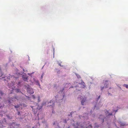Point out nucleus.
<instances>
[{
    "mask_svg": "<svg viewBox=\"0 0 128 128\" xmlns=\"http://www.w3.org/2000/svg\"><path fill=\"white\" fill-rule=\"evenodd\" d=\"M27 90L28 92L30 94H32L34 93L33 89L31 88H28Z\"/></svg>",
    "mask_w": 128,
    "mask_h": 128,
    "instance_id": "f257e3e1",
    "label": "nucleus"
},
{
    "mask_svg": "<svg viewBox=\"0 0 128 128\" xmlns=\"http://www.w3.org/2000/svg\"><path fill=\"white\" fill-rule=\"evenodd\" d=\"M48 104H49V105L48 106H52V107H53L54 106V103L53 101H50Z\"/></svg>",
    "mask_w": 128,
    "mask_h": 128,
    "instance_id": "f03ea898",
    "label": "nucleus"
},
{
    "mask_svg": "<svg viewBox=\"0 0 128 128\" xmlns=\"http://www.w3.org/2000/svg\"><path fill=\"white\" fill-rule=\"evenodd\" d=\"M86 100V98H83L82 100L81 101V104L82 105H84V103L85 102Z\"/></svg>",
    "mask_w": 128,
    "mask_h": 128,
    "instance_id": "7ed1b4c3",
    "label": "nucleus"
},
{
    "mask_svg": "<svg viewBox=\"0 0 128 128\" xmlns=\"http://www.w3.org/2000/svg\"><path fill=\"white\" fill-rule=\"evenodd\" d=\"M23 78L25 81H26L27 80V78L26 76H24Z\"/></svg>",
    "mask_w": 128,
    "mask_h": 128,
    "instance_id": "20e7f679",
    "label": "nucleus"
},
{
    "mask_svg": "<svg viewBox=\"0 0 128 128\" xmlns=\"http://www.w3.org/2000/svg\"><path fill=\"white\" fill-rule=\"evenodd\" d=\"M35 83L36 84L38 85L39 86H40V84L39 83V82L38 81H36L35 82Z\"/></svg>",
    "mask_w": 128,
    "mask_h": 128,
    "instance_id": "39448f33",
    "label": "nucleus"
},
{
    "mask_svg": "<svg viewBox=\"0 0 128 128\" xmlns=\"http://www.w3.org/2000/svg\"><path fill=\"white\" fill-rule=\"evenodd\" d=\"M106 84L105 86L106 88H107L108 87V83L106 81L105 84V85Z\"/></svg>",
    "mask_w": 128,
    "mask_h": 128,
    "instance_id": "423d86ee",
    "label": "nucleus"
},
{
    "mask_svg": "<svg viewBox=\"0 0 128 128\" xmlns=\"http://www.w3.org/2000/svg\"><path fill=\"white\" fill-rule=\"evenodd\" d=\"M14 107L16 108H18L20 107V105L18 104L17 106H14Z\"/></svg>",
    "mask_w": 128,
    "mask_h": 128,
    "instance_id": "0eeeda50",
    "label": "nucleus"
},
{
    "mask_svg": "<svg viewBox=\"0 0 128 128\" xmlns=\"http://www.w3.org/2000/svg\"><path fill=\"white\" fill-rule=\"evenodd\" d=\"M76 75L77 76V78H80V76L78 74H76Z\"/></svg>",
    "mask_w": 128,
    "mask_h": 128,
    "instance_id": "6e6552de",
    "label": "nucleus"
},
{
    "mask_svg": "<svg viewBox=\"0 0 128 128\" xmlns=\"http://www.w3.org/2000/svg\"><path fill=\"white\" fill-rule=\"evenodd\" d=\"M124 86H126V88H128V84H124Z\"/></svg>",
    "mask_w": 128,
    "mask_h": 128,
    "instance_id": "1a4fd4ad",
    "label": "nucleus"
},
{
    "mask_svg": "<svg viewBox=\"0 0 128 128\" xmlns=\"http://www.w3.org/2000/svg\"><path fill=\"white\" fill-rule=\"evenodd\" d=\"M15 124L14 123H13L12 124H11V125H10V127L11 128V126H15Z\"/></svg>",
    "mask_w": 128,
    "mask_h": 128,
    "instance_id": "9d476101",
    "label": "nucleus"
},
{
    "mask_svg": "<svg viewBox=\"0 0 128 128\" xmlns=\"http://www.w3.org/2000/svg\"><path fill=\"white\" fill-rule=\"evenodd\" d=\"M82 84L83 85V88L85 86L84 85V82H82Z\"/></svg>",
    "mask_w": 128,
    "mask_h": 128,
    "instance_id": "9b49d317",
    "label": "nucleus"
},
{
    "mask_svg": "<svg viewBox=\"0 0 128 128\" xmlns=\"http://www.w3.org/2000/svg\"><path fill=\"white\" fill-rule=\"evenodd\" d=\"M38 102H39L40 101V97L38 96Z\"/></svg>",
    "mask_w": 128,
    "mask_h": 128,
    "instance_id": "f8f14e48",
    "label": "nucleus"
},
{
    "mask_svg": "<svg viewBox=\"0 0 128 128\" xmlns=\"http://www.w3.org/2000/svg\"><path fill=\"white\" fill-rule=\"evenodd\" d=\"M32 97L34 99H35V96L34 95H32Z\"/></svg>",
    "mask_w": 128,
    "mask_h": 128,
    "instance_id": "ddd939ff",
    "label": "nucleus"
},
{
    "mask_svg": "<svg viewBox=\"0 0 128 128\" xmlns=\"http://www.w3.org/2000/svg\"><path fill=\"white\" fill-rule=\"evenodd\" d=\"M3 94V93L2 92H0V96H2Z\"/></svg>",
    "mask_w": 128,
    "mask_h": 128,
    "instance_id": "4468645a",
    "label": "nucleus"
},
{
    "mask_svg": "<svg viewBox=\"0 0 128 128\" xmlns=\"http://www.w3.org/2000/svg\"><path fill=\"white\" fill-rule=\"evenodd\" d=\"M88 128H92V126L91 125H90L88 126Z\"/></svg>",
    "mask_w": 128,
    "mask_h": 128,
    "instance_id": "2eb2a0df",
    "label": "nucleus"
},
{
    "mask_svg": "<svg viewBox=\"0 0 128 128\" xmlns=\"http://www.w3.org/2000/svg\"><path fill=\"white\" fill-rule=\"evenodd\" d=\"M104 88V87H101V90H102Z\"/></svg>",
    "mask_w": 128,
    "mask_h": 128,
    "instance_id": "dca6fc26",
    "label": "nucleus"
},
{
    "mask_svg": "<svg viewBox=\"0 0 128 128\" xmlns=\"http://www.w3.org/2000/svg\"><path fill=\"white\" fill-rule=\"evenodd\" d=\"M112 115V113H110V114L109 113V114H108V116Z\"/></svg>",
    "mask_w": 128,
    "mask_h": 128,
    "instance_id": "f3484780",
    "label": "nucleus"
},
{
    "mask_svg": "<svg viewBox=\"0 0 128 128\" xmlns=\"http://www.w3.org/2000/svg\"><path fill=\"white\" fill-rule=\"evenodd\" d=\"M100 96H98V100H99V99L100 98Z\"/></svg>",
    "mask_w": 128,
    "mask_h": 128,
    "instance_id": "a211bd4d",
    "label": "nucleus"
},
{
    "mask_svg": "<svg viewBox=\"0 0 128 128\" xmlns=\"http://www.w3.org/2000/svg\"><path fill=\"white\" fill-rule=\"evenodd\" d=\"M24 106L25 107H26L27 106L26 105L24 104Z\"/></svg>",
    "mask_w": 128,
    "mask_h": 128,
    "instance_id": "6ab92c4d",
    "label": "nucleus"
},
{
    "mask_svg": "<svg viewBox=\"0 0 128 128\" xmlns=\"http://www.w3.org/2000/svg\"><path fill=\"white\" fill-rule=\"evenodd\" d=\"M82 96H80V97H79L78 98H80L81 99L82 98Z\"/></svg>",
    "mask_w": 128,
    "mask_h": 128,
    "instance_id": "aec40b11",
    "label": "nucleus"
},
{
    "mask_svg": "<svg viewBox=\"0 0 128 128\" xmlns=\"http://www.w3.org/2000/svg\"><path fill=\"white\" fill-rule=\"evenodd\" d=\"M20 114V112H18V115H19Z\"/></svg>",
    "mask_w": 128,
    "mask_h": 128,
    "instance_id": "412c9836",
    "label": "nucleus"
},
{
    "mask_svg": "<svg viewBox=\"0 0 128 128\" xmlns=\"http://www.w3.org/2000/svg\"><path fill=\"white\" fill-rule=\"evenodd\" d=\"M43 75H44V74H42V75L41 76V78H42V77H43Z\"/></svg>",
    "mask_w": 128,
    "mask_h": 128,
    "instance_id": "4be33fe9",
    "label": "nucleus"
},
{
    "mask_svg": "<svg viewBox=\"0 0 128 128\" xmlns=\"http://www.w3.org/2000/svg\"><path fill=\"white\" fill-rule=\"evenodd\" d=\"M16 91H17V92H19V90H18V89H17V90H16Z\"/></svg>",
    "mask_w": 128,
    "mask_h": 128,
    "instance_id": "5701e85b",
    "label": "nucleus"
},
{
    "mask_svg": "<svg viewBox=\"0 0 128 128\" xmlns=\"http://www.w3.org/2000/svg\"><path fill=\"white\" fill-rule=\"evenodd\" d=\"M14 98H15V99H17V98H16V96L14 97Z\"/></svg>",
    "mask_w": 128,
    "mask_h": 128,
    "instance_id": "b1692460",
    "label": "nucleus"
},
{
    "mask_svg": "<svg viewBox=\"0 0 128 128\" xmlns=\"http://www.w3.org/2000/svg\"><path fill=\"white\" fill-rule=\"evenodd\" d=\"M26 96V97H27L28 98H29V97H28V96Z\"/></svg>",
    "mask_w": 128,
    "mask_h": 128,
    "instance_id": "393cba45",
    "label": "nucleus"
},
{
    "mask_svg": "<svg viewBox=\"0 0 128 128\" xmlns=\"http://www.w3.org/2000/svg\"><path fill=\"white\" fill-rule=\"evenodd\" d=\"M102 121L103 122H104V119H102Z\"/></svg>",
    "mask_w": 128,
    "mask_h": 128,
    "instance_id": "a878e982",
    "label": "nucleus"
},
{
    "mask_svg": "<svg viewBox=\"0 0 128 128\" xmlns=\"http://www.w3.org/2000/svg\"><path fill=\"white\" fill-rule=\"evenodd\" d=\"M117 111H118V110H116V111H115V112H117Z\"/></svg>",
    "mask_w": 128,
    "mask_h": 128,
    "instance_id": "bb28decb",
    "label": "nucleus"
},
{
    "mask_svg": "<svg viewBox=\"0 0 128 128\" xmlns=\"http://www.w3.org/2000/svg\"><path fill=\"white\" fill-rule=\"evenodd\" d=\"M8 102H9V103H10V100H9L8 101Z\"/></svg>",
    "mask_w": 128,
    "mask_h": 128,
    "instance_id": "cd10ccee",
    "label": "nucleus"
},
{
    "mask_svg": "<svg viewBox=\"0 0 128 128\" xmlns=\"http://www.w3.org/2000/svg\"><path fill=\"white\" fill-rule=\"evenodd\" d=\"M62 90H62V91H63V90H64V88H63V89H62Z\"/></svg>",
    "mask_w": 128,
    "mask_h": 128,
    "instance_id": "c85d7f7f",
    "label": "nucleus"
},
{
    "mask_svg": "<svg viewBox=\"0 0 128 128\" xmlns=\"http://www.w3.org/2000/svg\"><path fill=\"white\" fill-rule=\"evenodd\" d=\"M106 112L108 113V111H106Z\"/></svg>",
    "mask_w": 128,
    "mask_h": 128,
    "instance_id": "c756f323",
    "label": "nucleus"
},
{
    "mask_svg": "<svg viewBox=\"0 0 128 128\" xmlns=\"http://www.w3.org/2000/svg\"><path fill=\"white\" fill-rule=\"evenodd\" d=\"M75 128H78V127H75Z\"/></svg>",
    "mask_w": 128,
    "mask_h": 128,
    "instance_id": "7c9ffc66",
    "label": "nucleus"
},
{
    "mask_svg": "<svg viewBox=\"0 0 128 128\" xmlns=\"http://www.w3.org/2000/svg\"><path fill=\"white\" fill-rule=\"evenodd\" d=\"M31 107H32V108L33 106H32Z\"/></svg>",
    "mask_w": 128,
    "mask_h": 128,
    "instance_id": "2f4dec72",
    "label": "nucleus"
},
{
    "mask_svg": "<svg viewBox=\"0 0 128 128\" xmlns=\"http://www.w3.org/2000/svg\"><path fill=\"white\" fill-rule=\"evenodd\" d=\"M54 124H55V123H54L53 124L54 125Z\"/></svg>",
    "mask_w": 128,
    "mask_h": 128,
    "instance_id": "473e14b6",
    "label": "nucleus"
},
{
    "mask_svg": "<svg viewBox=\"0 0 128 128\" xmlns=\"http://www.w3.org/2000/svg\"><path fill=\"white\" fill-rule=\"evenodd\" d=\"M87 127H86V128H87Z\"/></svg>",
    "mask_w": 128,
    "mask_h": 128,
    "instance_id": "72a5a7b5",
    "label": "nucleus"
},
{
    "mask_svg": "<svg viewBox=\"0 0 128 128\" xmlns=\"http://www.w3.org/2000/svg\"><path fill=\"white\" fill-rule=\"evenodd\" d=\"M81 128H82V126L81 127Z\"/></svg>",
    "mask_w": 128,
    "mask_h": 128,
    "instance_id": "f704fd0d",
    "label": "nucleus"
},
{
    "mask_svg": "<svg viewBox=\"0 0 128 128\" xmlns=\"http://www.w3.org/2000/svg\"><path fill=\"white\" fill-rule=\"evenodd\" d=\"M20 106H21V105H21V104H20Z\"/></svg>",
    "mask_w": 128,
    "mask_h": 128,
    "instance_id": "c9c22d12",
    "label": "nucleus"
},
{
    "mask_svg": "<svg viewBox=\"0 0 128 128\" xmlns=\"http://www.w3.org/2000/svg\"><path fill=\"white\" fill-rule=\"evenodd\" d=\"M68 128H69V127Z\"/></svg>",
    "mask_w": 128,
    "mask_h": 128,
    "instance_id": "e433bc0d",
    "label": "nucleus"
}]
</instances>
